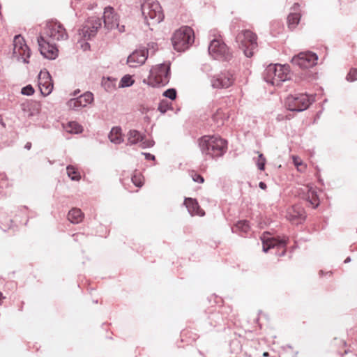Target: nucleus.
I'll return each mask as SVG.
<instances>
[{"label": "nucleus", "mask_w": 357, "mask_h": 357, "mask_svg": "<svg viewBox=\"0 0 357 357\" xmlns=\"http://www.w3.org/2000/svg\"><path fill=\"white\" fill-rule=\"evenodd\" d=\"M142 12L149 26L159 24L165 17L160 4L156 0H146L142 5Z\"/></svg>", "instance_id": "nucleus-3"}, {"label": "nucleus", "mask_w": 357, "mask_h": 357, "mask_svg": "<svg viewBox=\"0 0 357 357\" xmlns=\"http://www.w3.org/2000/svg\"><path fill=\"white\" fill-rule=\"evenodd\" d=\"M234 228L236 229V231L246 233L250 229V225L248 221L240 220L235 225Z\"/></svg>", "instance_id": "nucleus-29"}, {"label": "nucleus", "mask_w": 357, "mask_h": 357, "mask_svg": "<svg viewBox=\"0 0 357 357\" xmlns=\"http://www.w3.org/2000/svg\"><path fill=\"white\" fill-rule=\"evenodd\" d=\"M291 63L302 70L312 66V53L310 51L302 52L291 59Z\"/></svg>", "instance_id": "nucleus-15"}, {"label": "nucleus", "mask_w": 357, "mask_h": 357, "mask_svg": "<svg viewBox=\"0 0 357 357\" xmlns=\"http://www.w3.org/2000/svg\"><path fill=\"white\" fill-rule=\"evenodd\" d=\"M326 274H328L331 276V272H328V273H326Z\"/></svg>", "instance_id": "nucleus-52"}, {"label": "nucleus", "mask_w": 357, "mask_h": 357, "mask_svg": "<svg viewBox=\"0 0 357 357\" xmlns=\"http://www.w3.org/2000/svg\"><path fill=\"white\" fill-rule=\"evenodd\" d=\"M131 180L133 184L138 188L142 187L144 183V178L142 174L138 171L133 172Z\"/></svg>", "instance_id": "nucleus-25"}, {"label": "nucleus", "mask_w": 357, "mask_h": 357, "mask_svg": "<svg viewBox=\"0 0 357 357\" xmlns=\"http://www.w3.org/2000/svg\"><path fill=\"white\" fill-rule=\"evenodd\" d=\"M188 332V331H183L182 333H181V336L182 337H184L186 333Z\"/></svg>", "instance_id": "nucleus-46"}, {"label": "nucleus", "mask_w": 357, "mask_h": 357, "mask_svg": "<svg viewBox=\"0 0 357 357\" xmlns=\"http://www.w3.org/2000/svg\"><path fill=\"white\" fill-rule=\"evenodd\" d=\"M236 40L247 57L253 56L258 46L257 36L255 33L247 29L243 30L237 34Z\"/></svg>", "instance_id": "nucleus-6"}, {"label": "nucleus", "mask_w": 357, "mask_h": 357, "mask_svg": "<svg viewBox=\"0 0 357 357\" xmlns=\"http://www.w3.org/2000/svg\"><path fill=\"white\" fill-rule=\"evenodd\" d=\"M259 186L260 187V188L263 190H265L266 188V184L264 182H260Z\"/></svg>", "instance_id": "nucleus-43"}, {"label": "nucleus", "mask_w": 357, "mask_h": 357, "mask_svg": "<svg viewBox=\"0 0 357 357\" xmlns=\"http://www.w3.org/2000/svg\"><path fill=\"white\" fill-rule=\"evenodd\" d=\"M53 86L50 73L47 71H40L38 75V87L41 94L44 96H48L52 91Z\"/></svg>", "instance_id": "nucleus-16"}, {"label": "nucleus", "mask_w": 357, "mask_h": 357, "mask_svg": "<svg viewBox=\"0 0 357 357\" xmlns=\"http://www.w3.org/2000/svg\"><path fill=\"white\" fill-rule=\"evenodd\" d=\"M148 57V51L146 50H138L133 52L127 59L130 67L137 68L144 64Z\"/></svg>", "instance_id": "nucleus-18"}, {"label": "nucleus", "mask_w": 357, "mask_h": 357, "mask_svg": "<svg viewBox=\"0 0 357 357\" xmlns=\"http://www.w3.org/2000/svg\"><path fill=\"white\" fill-rule=\"evenodd\" d=\"M208 52L214 59H227L229 52L226 44L220 38L213 39L209 46Z\"/></svg>", "instance_id": "nucleus-11"}, {"label": "nucleus", "mask_w": 357, "mask_h": 357, "mask_svg": "<svg viewBox=\"0 0 357 357\" xmlns=\"http://www.w3.org/2000/svg\"><path fill=\"white\" fill-rule=\"evenodd\" d=\"M184 204L192 215H204V211L199 207L196 199L192 198H186L185 199Z\"/></svg>", "instance_id": "nucleus-21"}, {"label": "nucleus", "mask_w": 357, "mask_h": 357, "mask_svg": "<svg viewBox=\"0 0 357 357\" xmlns=\"http://www.w3.org/2000/svg\"><path fill=\"white\" fill-rule=\"evenodd\" d=\"M93 101V95L91 92H86L76 98H72L67 102L70 109H78L91 104Z\"/></svg>", "instance_id": "nucleus-17"}, {"label": "nucleus", "mask_w": 357, "mask_h": 357, "mask_svg": "<svg viewBox=\"0 0 357 357\" xmlns=\"http://www.w3.org/2000/svg\"><path fill=\"white\" fill-rule=\"evenodd\" d=\"M159 109H160L162 112H165V110H162V107H161V105H160V106H159Z\"/></svg>", "instance_id": "nucleus-50"}, {"label": "nucleus", "mask_w": 357, "mask_h": 357, "mask_svg": "<svg viewBox=\"0 0 357 357\" xmlns=\"http://www.w3.org/2000/svg\"><path fill=\"white\" fill-rule=\"evenodd\" d=\"M35 92L34 89L31 85H27L22 89V93L26 96L33 95Z\"/></svg>", "instance_id": "nucleus-37"}, {"label": "nucleus", "mask_w": 357, "mask_h": 357, "mask_svg": "<svg viewBox=\"0 0 357 357\" xmlns=\"http://www.w3.org/2000/svg\"><path fill=\"white\" fill-rule=\"evenodd\" d=\"M310 99L307 95L301 94L297 97L290 96L286 100V106L291 111H303L310 105Z\"/></svg>", "instance_id": "nucleus-13"}, {"label": "nucleus", "mask_w": 357, "mask_h": 357, "mask_svg": "<svg viewBox=\"0 0 357 357\" xmlns=\"http://www.w3.org/2000/svg\"><path fill=\"white\" fill-rule=\"evenodd\" d=\"M115 82L116 79H111L109 77L107 79L103 78L102 84L107 91H110L115 88Z\"/></svg>", "instance_id": "nucleus-30"}, {"label": "nucleus", "mask_w": 357, "mask_h": 357, "mask_svg": "<svg viewBox=\"0 0 357 357\" xmlns=\"http://www.w3.org/2000/svg\"><path fill=\"white\" fill-rule=\"evenodd\" d=\"M292 159H293V162H294V165L296 167H298L300 164L302 162V160H301L300 158L297 157V156H292Z\"/></svg>", "instance_id": "nucleus-39"}, {"label": "nucleus", "mask_w": 357, "mask_h": 357, "mask_svg": "<svg viewBox=\"0 0 357 357\" xmlns=\"http://www.w3.org/2000/svg\"><path fill=\"white\" fill-rule=\"evenodd\" d=\"M350 259L349 258H347L346 260H345V262H347V261H349Z\"/></svg>", "instance_id": "nucleus-51"}, {"label": "nucleus", "mask_w": 357, "mask_h": 357, "mask_svg": "<svg viewBox=\"0 0 357 357\" xmlns=\"http://www.w3.org/2000/svg\"><path fill=\"white\" fill-rule=\"evenodd\" d=\"M313 56H314V61L315 60L317 59V56L316 54L314 53Z\"/></svg>", "instance_id": "nucleus-49"}, {"label": "nucleus", "mask_w": 357, "mask_h": 357, "mask_svg": "<svg viewBox=\"0 0 357 357\" xmlns=\"http://www.w3.org/2000/svg\"><path fill=\"white\" fill-rule=\"evenodd\" d=\"M39 50L44 57L49 59H54L58 56V50L50 41H47L43 36L38 38Z\"/></svg>", "instance_id": "nucleus-14"}, {"label": "nucleus", "mask_w": 357, "mask_h": 357, "mask_svg": "<svg viewBox=\"0 0 357 357\" xmlns=\"http://www.w3.org/2000/svg\"><path fill=\"white\" fill-rule=\"evenodd\" d=\"M105 28L108 30L118 29L120 32L125 31L124 25L119 26V16L111 6L105 8L103 13Z\"/></svg>", "instance_id": "nucleus-8"}, {"label": "nucleus", "mask_w": 357, "mask_h": 357, "mask_svg": "<svg viewBox=\"0 0 357 357\" xmlns=\"http://www.w3.org/2000/svg\"><path fill=\"white\" fill-rule=\"evenodd\" d=\"M170 64L162 63L153 66L150 70V74L147 79L144 82L151 86H158L166 85L170 77Z\"/></svg>", "instance_id": "nucleus-5"}, {"label": "nucleus", "mask_w": 357, "mask_h": 357, "mask_svg": "<svg viewBox=\"0 0 357 357\" xmlns=\"http://www.w3.org/2000/svg\"><path fill=\"white\" fill-rule=\"evenodd\" d=\"M140 147L142 149H146L149 147H151L153 146V141L148 139H145L144 137H142V139H140Z\"/></svg>", "instance_id": "nucleus-32"}, {"label": "nucleus", "mask_w": 357, "mask_h": 357, "mask_svg": "<svg viewBox=\"0 0 357 357\" xmlns=\"http://www.w3.org/2000/svg\"><path fill=\"white\" fill-rule=\"evenodd\" d=\"M5 298H6V297L0 291V305H1L3 300L5 299Z\"/></svg>", "instance_id": "nucleus-44"}, {"label": "nucleus", "mask_w": 357, "mask_h": 357, "mask_svg": "<svg viewBox=\"0 0 357 357\" xmlns=\"http://www.w3.org/2000/svg\"><path fill=\"white\" fill-rule=\"evenodd\" d=\"M110 141L115 144H120L123 141L121 130L119 128H113L109 135Z\"/></svg>", "instance_id": "nucleus-23"}, {"label": "nucleus", "mask_w": 357, "mask_h": 357, "mask_svg": "<svg viewBox=\"0 0 357 357\" xmlns=\"http://www.w3.org/2000/svg\"><path fill=\"white\" fill-rule=\"evenodd\" d=\"M171 40L174 49L183 52L194 43V31L190 26H181L174 31Z\"/></svg>", "instance_id": "nucleus-2"}, {"label": "nucleus", "mask_w": 357, "mask_h": 357, "mask_svg": "<svg viewBox=\"0 0 357 357\" xmlns=\"http://www.w3.org/2000/svg\"><path fill=\"white\" fill-rule=\"evenodd\" d=\"M68 176L73 181H79L81 178L80 174L77 172V169L71 165H69L66 168Z\"/></svg>", "instance_id": "nucleus-27"}, {"label": "nucleus", "mask_w": 357, "mask_h": 357, "mask_svg": "<svg viewBox=\"0 0 357 357\" xmlns=\"http://www.w3.org/2000/svg\"><path fill=\"white\" fill-rule=\"evenodd\" d=\"M202 153L210 158L222 156L227 150V142L219 136L205 135L199 139Z\"/></svg>", "instance_id": "nucleus-1"}, {"label": "nucleus", "mask_w": 357, "mask_h": 357, "mask_svg": "<svg viewBox=\"0 0 357 357\" xmlns=\"http://www.w3.org/2000/svg\"><path fill=\"white\" fill-rule=\"evenodd\" d=\"M134 83V80L132 77L129 75H126L122 77L120 81L119 86L120 87H128L132 85Z\"/></svg>", "instance_id": "nucleus-31"}, {"label": "nucleus", "mask_w": 357, "mask_h": 357, "mask_svg": "<svg viewBox=\"0 0 357 357\" xmlns=\"http://www.w3.org/2000/svg\"><path fill=\"white\" fill-rule=\"evenodd\" d=\"M292 212H294V208L289 209V211H288L287 218H288L289 220H290L291 221H294V220H295L297 218L302 219V215L301 214H300L299 213H297L296 214H293Z\"/></svg>", "instance_id": "nucleus-34"}, {"label": "nucleus", "mask_w": 357, "mask_h": 357, "mask_svg": "<svg viewBox=\"0 0 357 357\" xmlns=\"http://www.w3.org/2000/svg\"><path fill=\"white\" fill-rule=\"evenodd\" d=\"M31 146V144L30 142H27L25 145V148L27 149H30Z\"/></svg>", "instance_id": "nucleus-45"}, {"label": "nucleus", "mask_w": 357, "mask_h": 357, "mask_svg": "<svg viewBox=\"0 0 357 357\" xmlns=\"http://www.w3.org/2000/svg\"><path fill=\"white\" fill-rule=\"evenodd\" d=\"M261 239L263 243V250L266 252L269 249L275 246H284L285 241L279 240L276 238L271 237L268 234H264Z\"/></svg>", "instance_id": "nucleus-19"}, {"label": "nucleus", "mask_w": 357, "mask_h": 357, "mask_svg": "<svg viewBox=\"0 0 357 357\" xmlns=\"http://www.w3.org/2000/svg\"><path fill=\"white\" fill-rule=\"evenodd\" d=\"M67 132L70 133H79L82 131V127L77 122H69L66 126Z\"/></svg>", "instance_id": "nucleus-26"}, {"label": "nucleus", "mask_w": 357, "mask_h": 357, "mask_svg": "<svg viewBox=\"0 0 357 357\" xmlns=\"http://www.w3.org/2000/svg\"><path fill=\"white\" fill-rule=\"evenodd\" d=\"M234 80L231 72L225 71L212 77L211 84L213 89H227L233 85Z\"/></svg>", "instance_id": "nucleus-12"}, {"label": "nucleus", "mask_w": 357, "mask_h": 357, "mask_svg": "<svg viewBox=\"0 0 357 357\" xmlns=\"http://www.w3.org/2000/svg\"><path fill=\"white\" fill-rule=\"evenodd\" d=\"M299 172H304L306 169V165L303 163V162L300 164L299 167H297Z\"/></svg>", "instance_id": "nucleus-40"}, {"label": "nucleus", "mask_w": 357, "mask_h": 357, "mask_svg": "<svg viewBox=\"0 0 357 357\" xmlns=\"http://www.w3.org/2000/svg\"><path fill=\"white\" fill-rule=\"evenodd\" d=\"M141 134L137 130H130L128 134V143L129 144H135L142 139Z\"/></svg>", "instance_id": "nucleus-24"}, {"label": "nucleus", "mask_w": 357, "mask_h": 357, "mask_svg": "<svg viewBox=\"0 0 357 357\" xmlns=\"http://www.w3.org/2000/svg\"><path fill=\"white\" fill-rule=\"evenodd\" d=\"M191 176L194 181L197 182L199 183H202L204 181V178L201 175L198 174L195 172H192L191 173Z\"/></svg>", "instance_id": "nucleus-38"}, {"label": "nucleus", "mask_w": 357, "mask_h": 357, "mask_svg": "<svg viewBox=\"0 0 357 357\" xmlns=\"http://www.w3.org/2000/svg\"><path fill=\"white\" fill-rule=\"evenodd\" d=\"M100 26V19L96 17H91L84 23L82 28L79 29V35L82 38L89 40L96 36Z\"/></svg>", "instance_id": "nucleus-9"}, {"label": "nucleus", "mask_w": 357, "mask_h": 357, "mask_svg": "<svg viewBox=\"0 0 357 357\" xmlns=\"http://www.w3.org/2000/svg\"><path fill=\"white\" fill-rule=\"evenodd\" d=\"M82 47L84 49V50H86L89 48V44L88 43H84L82 45Z\"/></svg>", "instance_id": "nucleus-42"}, {"label": "nucleus", "mask_w": 357, "mask_h": 357, "mask_svg": "<svg viewBox=\"0 0 357 357\" xmlns=\"http://www.w3.org/2000/svg\"><path fill=\"white\" fill-rule=\"evenodd\" d=\"M163 95L171 100H174L176 97V91L174 89H169L166 90Z\"/></svg>", "instance_id": "nucleus-35"}, {"label": "nucleus", "mask_w": 357, "mask_h": 357, "mask_svg": "<svg viewBox=\"0 0 357 357\" xmlns=\"http://www.w3.org/2000/svg\"><path fill=\"white\" fill-rule=\"evenodd\" d=\"M79 93V90H76L73 93V96H77Z\"/></svg>", "instance_id": "nucleus-47"}, {"label": "nucleus", "mask_w": 357, "mask_h": 357, "mask_svg": "<svg viewBox=\"0 0 357 357\" xmlns=\"http://www.w3.org/2000/svg\"><path fill=\"white\" fill-rule=\"evenodd\" d=\"M347 79L350 82L357 80V68L350 70L349 73L347 75Z\"/></svg>", "instance_id": "nucleus-33"}, {"label": "nucleus", "mask_w": 357, "mask_h": 357, "mask_svg": "<svg viewBox=\"0 0 357 357\" xmlns=\"http://www.w3.org/2000/svg\"><path fill=\"white\" fill-rule=\"evenodd\" d=\"M84 213L77 208H72L68 214V220L73 224H78L83 220Z\"/></svg>", "instance_id": "nucleus-22"}, {"label": "nucleus", "mask_w": 357, "mask_h": 357, "mask_svg": "<svg viewBox=\"0 0 357 357\" xmlns=\"http://www.w3.org/2000/svg\"><path fill=\"white\" fill-rule=\"evenodd\" d=\"M301 18L300 8L298 3L291 8V11L287 17V24L290 29H294L298 24Z\"/></svg>", "instance_id": "nucleus-20"}, {"label": "nucleus", "mask_w": 357, "mask_h": 357, "mask_svg": "<svg viewBox=\"0 0 357 357\" xmlns=\"http://www.w3.org/2000/svg\"><path fill=\"white\" fill-rule=\"evenodd\" d=\"M263 356H264V357H267V356H269V354H268V352H266H266H264V353L263 354Z\"/></svg>", "instance_id": "nucleus-48"}, {"label": "nucleus", "mask_w": 357, "mask_h": 357, "mask_svg": "<svg viewBox=\"0 0 357 357\" xmlns=\"http://www.w3.org/2000/svg\"><path fill=\"white\" fill-rule=\"evenodd\" d=\"M13 56L19 61L28 63L30 56V50L25 43L24 38L20 36H15L13 40Z\"/></svg>", "instance_id": "nucleus-7"}, {"label": "nucleus", "mask_w": 357, "mask_h": 357, "mask_svg": "<svg viewBox=\"0 0 357 357\" xmlns=\"http://www.w3.org/2000/svg\"><path fill=\"white\" fill-rule=\"evenodd\" d=\"M213 120L219 126L223 124L225 114L221 109H217V111L213 115Z\"/></svg>", "instance_id": "nucleus-28"}, {"label": "nucleus", "mask_w": 357, "mask_h": 357, "mask_svg": "<svg viewBox=\"0 0 357 357\" xmlns=\"http://www.w3.org/2000/svg\"><path fill=\"white\" fill-rule=\"evenodd\" d=\"M313 200H314V202H315V196L314 195Z\"/></svg>", "instance_id": "nucleus-53"}, {"label": "nucleus", "mask_w": 357, "mask_h": 357, "mask_svg": "<svg viewBox=\"0 0 357 357\" xmlns=\"http://www.w3.org/2000/svg\"><path fill=\"white\" fill-rule=\"evenodd\" d=\"M46 35L52 42L68 38V34L63 26L58 22L50 21L47 23Z\"/></svg>", "instance_id": "nucleus-10"}, {"label": "nucleus", "mask_w": 357, "mask_h": 357, "mask_svg": "<svg viewBox=\"0 0 357 357\" xmlns=\"http://www.w3.org/2000/svg\"><path fill=\"white\" fill-rule=\"evenodd\" d=\"M266 159L264 157L263 154L259 153V157L257 161V165L260 170L264 169Z\"/></svg>", "instance_id": "nucleus-36"}, {"label": "nucleus", "mask_w": 357, "mask_h": 357, "mask_svg": "<svg viewBox=\"0 0 357 357\" xmlns=\"http://www.w3.org/2000/svg\"><path fill=\"white\" fill-rule=\"evenodd\" d=\"M290 68L285 65H269L264 72V79L272 85L278 86L290 79Z\"/></svg>", "instance_id": "nucleus-4"}, {"label": "nucleus", "mask_w": 357, "mask_h": 357, "mask_svg": "<svg viewBox=\"0 0 357 357\" xmlns=\"http://www.w3.org/2000/svg\"><path fill=\"white\" fill-rule=\"evenodd\" d=\"M144 155L146 157V159H151V160H154L155 159V156L150 154V153H144Z\"/></svg>", "instance_id": "nucleus-41"}]
</instances>
